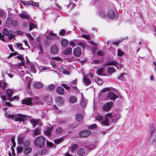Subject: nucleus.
Listing matches in <instances>:
<instances>
[{"label":"nucleus","instance_id":"5701e85b","mask_svg":"<svg viewBox=\"0 0 156 156\" xmlns=\"http://www.w3.org/2000/svg\"><path fill=\"white\" fill-rule=\"evenodd\" d=\"M85 153V150L84 149L80 148L77 151V154L78 155L81 156L84 155Z\"/></svg>","mask_w":156,"mask_h":156},{"label":"nucleus","instance_id":"2f4dec72","mask_svg":"<svg viewBox=\"0 0 156 156\" xmlns=\"http://www.w3.org/2000/svg\"><path fill=\"white\" fill-rule=\"evenodd\" d=\"M104 68H101L97 69L96 71V73L99 75L101 76L102 73H103Z\"/></svg>","mask_w":156,"mask_h":156},{"label":"nucleus","instance_id":"6e6d98bb","mask_svg":"<svg viewBox=\"0 0 156 156\" xmlns=\"http://www.w3.org/2000/svg\"><path fill=\"white\" fill-rule=\"evenodd\" d=\"M51 52L54 55H56L58 52V49H51Z\"/></svg>","mask_w":156,"mask_h":156},{"label":"nucleus","instance_id":"4d7b16f0","mask_svg":"<svg viewBox=\"0 0 156 156\" xmlns=\"http://www.w3.org/2000/svg\"><path fill=\"white\" fill-rule=\"evenodd\" d=\"M18 141L19 144H23L24 142L23 139L22 137H20L18 139Z\"/></svg>","mask_w":156,"mask_h":156},{"label":"nucleus","instance_id":"774afa93","mask_svg":"<svg viewBox=\"0 0 156 156\" xmlns=\"http://www.w3.org/2000/svg\"><path fill=\"white\" fill-rule=\"evenodd\" d=\"M34 28V24L32 23L29 24V31H30L33 28Z\"/></svg>","mask_w":156,"mask_h":156},{"label":"nucleus","instance_id":"4c0bfd02","mask_svg":"<svg viewBox=\"0 0 156 156\" xmlns=\"http://www.w3.org/2000/svg\"><path fill=\"white\" fill-rule=\"evenodd\" d=\"M38 121L35 119H33L31 121V123L33 126V128H34L38 123Z\"/></svg>","mask_w":156,"mask_h":156},{"label":"nucleus","instance_id":"052dcab7","mask_svg":"<svg viewBox=\"0 0 156 156\" xmlns=\"http://www.w3.org/2000/svg\"><path fill=\"white\" fill-rule=\"evenodd\" d=\"M15 34L17 35H22L23 34V32L20 30H18L16 31Z\"/></svg>","mask_w":156,"mask_h":156},{"label":"nucleus","instance_id":"a19ab883","mask_svg":"<svg viewBox=\"0 0 156 156\" xmlns=\"http://www.w3.org/2000/svg\"><path fill=\"white\" fill-rule=\"evenodd\" d=\"M23 150V148L22 147L18 146L16 147L17 152L18 154L22 152Z\"/></svg>","mask_w":156,"mask_h":156},{"label":"nucleus","instance_id":"ea45409f","mask_svg":"<svg viewBox=\"0 0 156 156\" xmlns=\"http://www.w3.org/2000/svg\"><path fill=\"white\" fill-rule=\"evenodd\" d=\"M2 34L4 35L7 36L9 34V32L7 29L4 28L3 30Z\"/></svg>","mask_w":156,"mask_h":156},{"label":"nucleus","instance_id":"a211bd4d","mask_svg":"<svg viewBox=\"0 0 156 156\" xmlns=\"http://www.w3.org/2000/svg\"><path fill=\"white\" fill-rule=\"evenodd\" d=\"M73 53L75 56L79 57L81 54V49H74Z\"/></svg>","mask_w":156,"mask_h":156},{"label":"nucleus","instance_id":"8fccbe9b","mask_svg":"<svg viewBox=\"0 0 156 156\" xmlns=\"http://www.w3.org/2000/svg\"><path fill=\"white\" fill-rule=\"evenodd\" d=\"M30 67L31 71L34 73H35L36 71L35 69V68L34 64H30Z\"/></svg>","mask_w":156,"mask_h":156},{"label":"nucleus","instance_id":"f8f14e48","mask_svg":"<svg viewBox=\"0 0 156 156\" xmlns=\"http://www.w3.org/2000/svg\"><path fill=\"white\" fill-rule=\"evenodd\" d=\"M108 17L110 19H113L115 17V14L114 11L112 9H109L107 13Z\"/></svg>","mask_w":156,"mask_h":156},{"label":"nucleus","instance_id":"473e14b6","mask_svg":"<svg viewBox=\"0 0 156 156\" xmlns=\"http://www.w3.org/2000/svg\"><path fill=\"white\" fill-rule=\"evenodd\" d=\"M55 88V86L53 84L49 85L47 88V90L49 91H53Z\"/></svg>","mask_w":156,"mask_h":156},{"label":"nucleus","instance_id":"2eb2a0df","mask_svg":"<svg viewBox=\"0 0 156 156\" xmlns=\"http://www.w3.org/2000/svg\"><path fill=\"white\" fill-rule=\"evenodd\" d=\"M56 101L59 105L62 106L64 104V101L62 98L61 97H57Z\"/></svg>","mask_w":156,"mask_h":156},{"label":"nucleus","instance_id":"5fc2aeb1","mask_svg":"<svg viewBox=\"0 0 156 156\" xmlns=\"http://www.w3.org/2000/svg\"><path fill=\"white\" fill-rule=\"evenodd\" d=\"M82 37L85 38H86L87 40H90L91 38L89 35H86L85 34H83L82 35Z\"/></svg>","mask_w":156,"mask_h":156},{"label":"nucleus","instance_id":"0e129e2a","mask_svg":"<svg viewBox=\"0 0 156 156\" xmlns=\"http://www.w3.org/2000/svg\"><path fill=\"white\" fill-rule=\"evenodd\" d=\"M0 97L3 101H5L7 100V98L5 95H3L0 94Z\"/></svg>","mask_w":156,"mask_h":156},{"label":"nucleus","instance_id":"f257e3e1","mask_svg":"<svg viewBox=\"0 0 156 156\" xmlns=\"http://www.w3.org/2000/svg\"><path fill=\"white\" fill-rule=\"evenodd\" d=\"M45 139L40 136L36 138L34 140V144L37 147L42 148L43 147L45 144Z\"/></svg>","mask_w":156,"mask_h":156},{"label":"nucleus","instance_id":"0eeeda50","mask_svg":"<svg viewBox=\"0 0 156 156\" xmlns=\"http://www.w3.org/2000/svg\"><path fill=\"white\" fill-rule=\"evenodd\" d=\"M22 104L30 105L32 104V99L31 98H26L22 100Z\"/></svg>","mask_w":156,"mask_h":156},{"label":"nucleus","instance_id":"e433bc0d","mask_svg":"<svg viewBox=\"0 0 156 156\" xmlns=\"http://www.w3.org/2000/svg\"><path fill=\"white\" fill-rule=\"evenodd\" d=\"M95 80L99 85H101L103 83V82L102 80L98 77L96 78L95 79Z\"/></svg>","mask_w":156,"mask_h":156},{"label":"nucleus","instance_id":"37998d69","mask_svg":"<svg viewBox=\"0 0 156 156\" xmlns=\"http://www.w3.org/2000/svg\"><path fill=\"white\" fill-rule=\"evenodd\" d=\"M19 97L18 95H16L14 96L13 98L12 97L11 98H10V101H12L13 100L16 101H19Z\"/></svg>","mask_w":156,"mask_h":156},{"label":"nucleus","instance_id":"338daca9","mask_svg":"<svg viewBox=\"0 0 156 156\" xmlns=\"http://www.w3.org/2000/svg\"><path fill=\"white\" fill-rule=\"evenodd\" d=\"M3 105L5 106H9L10 107L12 106L10 103L8 102H5L4 104H3Z\"/></svg>","mask_w":156,"mask_h":156},{"label":"nucleus","instance_id":"ddd939ff","mask_svg":"<svg viewBox=\"0 0 156 156\" xmlns=\"http://www.w3.org/2000/svg\"><path fill=\"white\" fill-rule=\"evenodd\" d=\"M33 86L35 88L40 89L42 87L43 84L39 82H35L33 83Z\"/></svg>","mask_w":156,"mask_h":156},{"label":"nucleus","instance_id":"7c9ffc66","mask_svg":"<svg viewBox=\"0 0 156 156\" xmlns=\"http://www.w3.org/2000/svg\"><path fill=\"white\" fill-rule=\"evenodd\" d=\"M63 53L64 55H69L72 53V49H65Z\"/></svg>","mask_w":156,"mask_h":156},{"label":"nucleus","instance_id":"13d9d810","mask_svg":"<svg viewBox=\"0 0 156 156\" xmlns=\"http://www.w3.org/2000/svg\"><path fill=\"white\" fill-rule=\"evenodd\" d=\"M97 127V125L96 124H94L89 126L88 128L89 129H93Z\"/></svg>","mask_w":156,"mask_h":156},{"label":"nucleus","instance_id":"423d86ee","mask_svg":"<svg viewBox=\"0 0 156 156\" xmlns=\"http://www.w3.org/2000/svg\"><path fill=\"white\" fill-rule=\"evenodd\" d=\"M15 35L11 34L9 36V37L8 38L5 39V36L3 35L1 33H0V39L2 40V41L4 42L10 41V40L14 38Z\"/></svg>","mask_w":156,"mask_h":156},{"label":"nucleus","instance_id":"e2e57ef3","mask_svg":"<svg viewBox=\"0 0 156 156\" xmlns=\"http://www.w3.org/2000/svg\"><path fill=\"white\" fill-rule=\"evenodd\" d=\"M27 36L29 38L31 41H33L34 40V38L32 37L30 34L28 33L27 34Z\"/></svg>","mask_w":156,"mask_h":156},{"label":"nucleus","instance_id":"c9c22d12","mask_svg":"<svg viewBox=\"0 0 156 156\" xmlns=\"http://www.w3.org/2000/svg\"><path fill=\"white\" fill-rule=\"evenodd\" d=\"M50 97L48 95L45 96L42 98V100L44 101L49 102Z\"/></svg>","mask_w":156,"mask_h":156},{"label":"nucleus","instance_id":"a18cd8bd","mask_svg":"<svg viewBox=\"0 0 156 156\" xmlns=\"http://www.w3.org/2000/svg\"><path fill=\"white\" fill-rule=\"evenodd\" d=\"M63 141V139L62 138H60L58 139H56L55 140L54 142L55 144H58L61 143Z\"/></svg>","mask_w":156,"mask_h":156},{"label":"nucleus","instance_id":"6e6552de","mask_svg":"<svg viewBox=\"0 0 156 156\" xmlns=\"http://www.w3.org/2000/svg\"><path fill=\"white\" fill-rule=\"evenodd\" d=\"M76 120L77 121L78 124L75 126L73 127V128L75 127L76 126L81 124L82 122L83 116L81 114H78L76 115Z\"/></svg>","mask_w":156,"mask_h":156},{"label":"nucleus","instance_id":"603ef678","mask_svg":"<svg viewBox=\"0 0 156 156\" xmlns=\"http://www.w3.org/2000/svg\"><path fill=\"white\" fill-rule=\"evenodd\" d=\"M124 54V52L121 50V49H118L117 55L119 57L121 56Z\"/></svg>","mask_w":156,"mask_h":156},{"label":"nucleus","instance_id":"20e7f679","mask_svg":"<svg viewBox=\"0 0 156 156\" xmlns=\"http://www.w3.org/2000/svg\"><path fill=\"white\" fill-rule=\"evenodd\" d=\"M113 102L110 101L105 104L103 106V110L105 111H108L110 110L113 105Z\"/></svg>","mask_w":156,"mask_h":156},{"label":"nucleus","instance_id":"c85d7f7f","mask_svg":"<svg viewBox=\"0 0 156 156\" xmlns=\"http://www.w3.org/2000/svg\"><path fill=\"white\" fill-rule=\"evenodd\" d=\"M77 99L76 97L75 96H73L70 97L69 101L70 102L73 103L76 102L77 101Z\"/></svg>","mask_w":156,"mask_h":156},{"label":"nucleus","instance_id":"6ab92c4d","mask_svg":"<svg viewBox=\"0 0 156 156\" xmlns=\"http://www.w3.org/2000/svg\"><path fill=\"white\" fill-rule=\"evenodd\" d=\"M49 152V151L46 149H42L40 151L38 152L39 154L40 155H43L47 154Z\"/></svg>","mask_w":156,"mask_h":156},{"label":"nucleus","instance_id":"680f3d73","mask_svg":"<svg viewBox=\"0 0 156 156\" xmlns=\"http://www.w3.org/2000/svg\"><path fill=\"white\" fill-rule=\"evenodd\" d=\"M61 85L67 90H69L70 88L69 87L65 84L62 83Z\"/></svg>","mask_w":156,"mask_h":156},{"label":"nucleus","instance_id":"bf43d9fd","mask_svg":"<svg viewBox=\"0 0 156 156\" xmlns=\"http://www.w3.org/2000/svg\"><path fill=\"white\" fill-rule=\"evenodd\" d=\"M126 74V73H123L122 74H121L118 77V79L121 80H123V75L125 74Z\"/></svg>","mask_w":156,"mask_h":156},{"label":"nucleus","instance_id":"de8ad7c7","mask_svg":"<svg viewBox=\"0 0 156 156\" xmlns=\"http://www.w3.org/2000/svg\"><path fill=\"white\" fill-rule=\"evenodd\" d=\"M121 42V41L120 40H115L112 42V44L117 46Z\"/></svg>","mask_w":156,"mask_h":156},{"label":"nucleus","instance_id":"3c124183","mask_svg":"<svg viewBox=\"0 0 156 156\" xmlns=\"http://www.w3.org/2000/svg\"><path fill=\"white\" fill-rule=\"evenodd\" d=\"M99 15L102 17H104L106 16V15L104 11H101L99 12Z\"/></svg>","mask_w":156,"mask_h":156},{"label":"nucleus","instance_id":"49530a36","mask_svg":"<svg viewBox=\"0 0 156 156\" xmlns=\"http://www.w3.org/2000/svg\"><path fill=\"white\" fill-rule=\"evenodd\" d=\"M78 148V146L75 144H74L71 147V150L72 152H73L74 150H76Z\"/></svg>","mask_w":156,"mask_h":156},{"label":"nucleus","instance_id":"4be33fe9","mask_svg":"<svg viewBox=\"0 0 156 156\" xmlns=\"http://www.w3.org/2000/svg\"><path fill=\"white\" fill-rule=\"evenodd\" d=\"M57 92L60 95H62L64 93V89L62 87H58L56 89Z\"/></svg>","mask_w":156,"mask_h":156},{"label":"nucleus","instance_id":"cd10ccee","mask_svg":"<svg viewBox=\"0 0 156 156\" xmlns=\"http://www.w3.org/2000/svg\"><path fill=\"white\" fill-rule=\"evenodd\" d=\"M20 17L22 19H26L28 20L29 19V16L28 15L24 13H20L19 15Z\"/></svg>","mask_w":156,"mask_h":156},{"label":"nucleus","instance_id":"7ed1b4c3","mask_svg":"<svg viewBox=\"0 0 156 156\" xmlns=\"http://www.w3.org/2000/svg\"><path fill=\"white\" fill-rule=\"evenodd\" d=\"M105 116L108 117V118H105L104 120L103 119L100 122L101 125L103 126H108L109 123L108 118L111 119L112 117L111 113H108L106 114L105 115Z\"/></svg>","mask_w":156,"mask_h":156},{"label":"nucleus","instance_id":"9b49d317","mask_svg":"<svg viewBox=\"0 0 156 156\" xmlns=\"http://www.w3.org/2000/svg\"><path fill=\"white\" fill-rule=\"evenodd\" d=\"M18 55L17 56L15 57L19 59L22 60L23 59V56L22 55L19 54L16 51L13 53H11L10 54V55L8 56V58H10L11 57Z\"/></svg>","mask_w":156,"mask_h":156},{"label":"nucleus","instance_id":"412c9836","mask_svg":"<svg viewBox=\"0 0 156 156\" xmlns=\"http://www.w3.org/2000/svg\"><path fill=\"white\" fill-rule=\"evenodd\" d=\"M18 117L19 118V121L20 122H24L25 119L27 117V116L25 115L19 114Z\"/></svg>","mask_w":156,"mask_h":156},{"label":"nucleus","instance_id":"39448f33","mask_svg":"<svg viewBox=\"0 0 156 156\" xmlns=\"http://www.w3.org/2000/svg\"><path fill=\"white\" fill-rule=\"evenodd\" d=\"M91 133V132L89 130H83L79 133V136L80 137H83L86 138L89 136Z\"/></svg>","mask_w":156,"mask_h":156},{"label":"nucleus","instance_id":"79ce46f5","mask_svg":"<svg viewBox=\"0 0 156 156\" xmlns=\"http://www.w3.org/2000/svg\"><path fill=\"white\" fill-rule=\"evenodd\" d=\"M81 101L80 104V105L82 107H84L87 105V103L82 98H81Z\"/></svg>","mask_w":156,"mask_h":156},{"label":"nucleus","instance_id":"f3484780","mask_svg":"<svg viewBox=\"0 0 156 156\" xmlns=\"http://www.w3.org/2000/svg\"><path fill=\"white\" fill-rule=\"evenodd\" d=\"M7 86V84L5 81L2 80L0 81V87H1L3 90H5Z\"/></svg>","mask_w":156,"mask_h":156},{"label":"nucleus","instance_id":"c03bdc74","mask_svg":"<svg viewBox=\"0 0 156 156\" xmlns=\"http://www.w3.org/2000/svg\"><path fill=\"white\" fill-rule=\"evenodd\" d=\"M103 117L101 115H97L95 118V119L98 121H101L103 119Z\"/></svg>","mask_w":156,"mask_h":156},{"label":"nucleus","instance_id":"393cba45","mask_svg":"<svg viewBox=\"0 0 156 156\" xmlns=\"http://www.w3.org/2000/svg\"><path fill=\"white\" fill-rule=\"evenodd\" d=\"M75 41V42L77 44L81 46L82 48H86L87 44L84 42H78L77 40H74Z\"/></svg>","mask_w":156,"mask_h":156},{"label":"nucleus","instance_id":"72a5a7b5","mask_svg":"<svg viewBox=\"0 0 156 156\" xmlns=\"http://www.w3.org/2000/svg\"><path fill=\"white\" fill-rule=\"evenodd\" d=\"M30 5H31L32 6L37 7H38L39 6V3L38 2H34L32 0L30 1Z\"/></svg>","mask_w":156,"mask_h":156},{"label":"nucleus","instance_id":"1a4fd4ad","mask_svg":"<svg viewBox=\"0 0 156 156\" xmlns=\"http://www.w3.org/2000/svg\"><path fill=\"white\" fill-rule=\"evenodd\" d=\"M7 23L8 24L11 23L13 27H16L18 25V22L17 20H12L10 18H9L7 19Z\"/></svg>","mask_w":156,"mask_h":156},{"label":"nucleus","instance_id":"c756f323","mask_svg":"<svg viewBox=\"0 0 156 156\" xmlns=\"http://www.w3.org/2000/svg\"><path fill=\"white\" fill-rule=\"evenodd\" d=\"M32 151V149L30 147L27 148L23 151V152L25 154H27L30 153Z\"/></svg>","mask_w":156,"mask_h":156},{"label":"nucleus","instance_id":"aec40b11","mask_svg":"<svg viewBox=\"0 0 156 156\" xmlns=\"http://www.w3.org/2000/svg\"><path fill=\"white\" fill-rule=\"evenodd\" d=\"M41 129L39 128H36L33 133V137H34L36 136L40 135L41 134Z\"/></svg>","mask_w":156,"mask_h":156},{"label":"nucleus","instance_id":"4468645a","mask_svg":"<svg viewBox=\"0 0 156 156\" xmlns=\"http://www.w3.org/2000/svg\"><path fill=\"white\" fill-rule=\"evenodd\" d=\"M6 92L8 95V100L11 101L10 98L12 97V94L14 93V91L11 89H7L6 90Z\"/></svg>","mask_w":156,"mask_h":156},{"label":"nucleus","instance_id":"864d4df0","mask_svg":"<svg viewBox=\"0 0 156 156\" xmlns=\"http://www.w3.org/2000/svg\"><path fill=\"white\" fill-rule=\"evenodd\" d=\"M46 144L48 147H49L51 148L52 147L54 146V144L48 141H47Z\"/></svg>","mask_w":156,"mask_h":156},{"label":"nucleus","instance_id":"a878e982","mask_svg":"<svg viewBox=\"0 0 156 156\" xmlns=\"http://www.w3.org/2000/svg\"><path fill=\"white\" fill-rule=\"evenodd\" d=\"M107 71L110 75H111L115 72V70L113 67H109L108 68Z\"/></svg>","mask_w":156,"mask_h":156},{"label":"nucleus","instance_id":"9d476101","mask_svg":"<svg viewBox=\"0 0 156 156\" xmlns=\"http://www.w3.org/2000/svg\"><path fill=\"white\" fill-rule=\"evenodd\" d=\"M108 98L110 100L115 101L118 98V96L112 92H109L108 94Z\"/></svg>","mask_w":156,"mask_h":156},{"label":"nucleus","instance_id":"bb28decb","mask_svg":"<svg viewBox=\"0 0 156 156\" xmlns=\"http://www.w3.org/2000/svg\"><path fill=\"white\" fill-rule=\"evenodd\" d=\"M69 44L68 41L65 39L62 40L61 42V44L63 47H66Z\"/></svg>","mask_w":156,"mask_h":156},{"label":"nucleus","instance_id":"f03ea898","mask_svg":"<svg viewBox=\"0 0 156 156\" xmlns=\"http://www.w3.org/2000/svg\"><path fill=\"white\" fill-rule=\"evenodd\" d=\"M149 133L151 134V135L149 139V142L150 143H152L155 141V139L152 137L153 136H156V129H154L153 123H151L150 125Z\"/></svg>","mask_w":156,"mask_h":156},{"label":"nucleus","instance_id":"09e8293b","mask_svg":"<svg viewBox=\"0 0 156 156\" xmlns=\"http://www.w3.org/2000/svg\"><path fill=\"white\" fill-rule=\"evenodd\" d=\"M115 63L116 62H114L113 61H110L106 63L105 65H113L114 66H115Z\"/></svg>","mask_w":156,"mask_h":156},{"label":"nucleus","instance_id":"dca6fc26","mask_svg":"<svg viewBox=\"0 0 156 156\" xmlns=\"http://www.w3.org/2000/svg\"><path fill=\"white\" fill-rule=\"evenodd\" d=\"M53 127L51 126L50 127H48L46 130L44 131V133L46 135L50 136L51 134V131L52 130Z\"/></svg>","mask_w":156,"mask_h":156},{"label":"nucleus","instance_id":"69168bd1","mask_svg":"<svg viewBox=\"0 0 156 156\" xmlns=\"http://www.w3.org/2000/svg\"><path fill=\"white\" fill-rule=\"evenodd\" d=\"M30 1H28L27 2H22V3L25 6H28L29 5H30L29 3H30Z\"/></svg>","mask_w":156,"mask_h":156},{"label":"nucleus","instance_id":"f704fd0d","mask_svg":"<svg viewBox=\"0 0 156 156\" xmlns=\"http://www.w3.org/2000/svg\"><path fill=\"white\" fill-rule=\"evenodd\" d=\"M5 117L7 118L12 119H13L15 116L14 115L9 114L7 113H6L5 114Z\"/></svg>","mask_w":156,"mask_h":156},{"label":"nucleus","instance_id":"58836bf2","mask_svg":"<svg viewBox=\"0 0 156 156\" xmlns=\"http://www.w3.org/2000/svg\"><path fill=\"white\" fill-rule=\"evenodd\" d=\"M63 129L61 127H58L56 130V133L58 134H60L63 131Z\"/></svg>","mask_w":156,"mask_h":156},{"label":"nucleus","instance_id":"b1692460","mask_svg":"<svg viewBox=\"0 0 156 156\" xmlns=\"http://www.w3.org/2000/svg\"><path fill=\"white\" fill-rule=\"evenodd\" d=\"M83 81L86 86L89 85L91 83V80L87 78L86 76L84 77Z\"/></svg>","mask_w":156,"mask_h":156}]
</instances>
